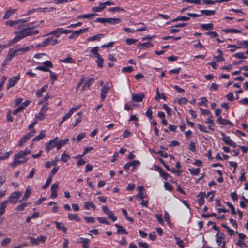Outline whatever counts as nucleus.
I'll return each instance as SVG.
<instances>
[{
  "instance_id": "8fccbe9b",
  "label": "nucleus",
  "mask_w": 248,
  "mask_h": 248,
  "mask_svg": "<svg viewBox=\"0 0 248 248\" xmlns=\"http://www.w3.org/2000/svg\"><path fill=\"white\" fill-rule=\"evenodd\" d=\"M70 158V156L64 153L61 155V160L64 162H66Z\"/></svg>"
},
{
  "instance_id": "09e8293b",
  "label": "nucleus",
  "mask_w": 248,
  "mask_h": 248,
  "mask_svg": "<svg viewBox=\"0 0 248 248\" xmlns=\"http://www.w3.org/2000/svg\"><path fill=\"white\" fill-rule=\"evenodd\" d=\"M52 179V176H50L48 177L45 184L42 186V188L43 189H46V188H47L48 187L49 185L51 183Z\"/></svg>"
},
{
  "instance_id": "20e7f679",
  "label": "nucleus",
  "mask_w": 248,
  "mask_h": 248,
  "mask_svg": "<svg viewBox=\"0 0 248 248\" xmlns=\"http://www.w3.org/2000/svg\"><path fill=\"white\" fill-rule=\"evenodd\" d=\"M59 140L58 137H55L54 139L50 140L48 143L46 145V150L48 152L51 150L53 149L54 147L57 148V141Z\"/></svg>"
},
{
  "instance_id": "423d86ee",
  "label": "nucleus",
  "mask_w": 248,
  "mask_h": 248,
  "mask_svg": "<svg viewBox=\"0 0 248 248\" xmlns=\"http://www.w3.org/2000/svg\"><path fill=\"white\" fill-rule=\"evenodd\" d=\"M88 28H86L84 29H81L79 30H77V31H73L72 30V32H71V35H70L69 36V38L71 39H75L77 38H78V36L80 34L86 32L87 31H88Z\"/></svg>"
},
{
  "instance_id": "39448f33",
  "label": "nucleus",
  "mask_w": 248,
  "mask_h": 248,
  "mask_svg": "<svg viewBox=\"0 0 248 248\" xmlns=\"http://www.w3.org/2000/svg\"><path fill=\"white\" fill-rule=\"evenodd\" d=\"M221 140L226 144L229 145L233 147L236 146V143L233 141L228 136L226 135L223 132H220Z\"/></svg>"
},
{
  "instance_id": "69168bd1",
  "label": "nucleus",
  "mask_w": 248,
  "mask_h": 248,
  "mask_svg": "<svg viewBox=\"0 0 248 248\" xmlns=\"http://www.w3.org/2000/svg\"><path fill=\"white\" fill-rule=\"evenodd\" d=\"M97 220L100 223H104L108 225L109 224V222L105 217H99L97 218Z\"/></svg>"
},
{
  "instance_id": "49530a36",
  "label": "nucleus",
  "mask_w": 248,
  "mask_h": 248,
  "mask_svg": "<svg viewBox=\"0 0 248 248\" xmlns=\"http://www.w3.org/2000/svg\"><path fill=\"white\" fill-rule=\"evenodd\" d=\"M99 50V47L98 46H95L93 47L91 50V52L94 55L95 57H99L100 54L98 53Z\"/></svg>"
},
{
  "instance_id": "4be33fe9",
  "label": "nucleus",
  "mask_w": 248,
  "mask_h": 248,
  "mask_svg": "<svg viewBox=\"0 0 248 248\" xmlns=\"http://www.w3.org/2000/svg\"><path fill=\"white\" fill-rule=\"evenodd\" d=\"M115 226L117 228V233L119 234H127L128 232L124 228V227L118 225V224H115Z\"/></svg>"
},
{
  "instance_id": "6e6552de",
  "label": "nucleus",
  "mask_w": 248,
  "mask_h": 248,
  "mask_svg": "<svg viewBox=\"0 0 248 248\" xmlns=\"http://www.w3.org/2000/svg\"><path fill=\"white\" fill-rule=\"evenodd\" d=\"M22 193L20 192L16 191L13 192L10 197L9 198V201L10 202L15 204L17 202V200L20 197Z\"/></svg>"
},
{
  "instance_id": "473e14b6",
  "label": "nucleus",
  "mask_w": 248,
  "mask_h": 248,
  "mask_svg": "<svg viewBox=\"0 0 248 248\" xmlns=\"http://www.w3.org/2000/svg\"><path fill=\"white\" fill-rule=\"evenodd\" d=\"M140 49L149 48L153 46V44L150 42H146L138 45Z\"/></svg>"
},
{
  "instance_id": "dca6fc26",
  "label": "nucleus",
  "mask_w": 248,
  "mask_h": 248,
  "mask_svg": "<svg viewBox=\"0 0 248 248\" xmlns=\"http://www.w3.org/2000/svg\"><path fill=\"white\" fill-rule=\"evenodd\" d=\"M84 209L85 210H89L92 208L93 210L96 209V206L92 202H84Z\"/></svg>"
},
{
  "instance_id": "4468645a",
  "label": "nucleus",
  "mask_w": 248,
  "mask_h": 248,
  "mask_svg": "<svg viewBox=\"0 0 248 248\" xmlns=\"http://www.w3.org/2000/svg\"><path fill=\"white\" fill-rule=\"evenodd\" d=\"M144 98V95L143 93H133L132 94V100L135 102H140L142 101Z\"/></svg>"
},
{
  "instance_id": "13d9d810",
  "label": "nucleus",
  "mask_w": 248,
  "mask_h": 248,
  "mask_svg": "<svg viewBox=\"0 0 248 248\" xmlns=\"http://www.w3.org/2000/svg\"><path fill=\"white\" fill-rule=\"evenodd\" d=\"M51 98V96L50 95H49L48 94H46V95L38 103V105H41L43 104L45 102L47 101L48 99H49Z\"/></svg>"
},
{
  "instance_id": "aec40b11",
  "label": "nucleus",
  "mask_w": 248,
  "mask_h": 248,
  "mask_svg": "<svg viewBox=\"0 0 248 248\" xmlns=\"http://www.w3.org/2000/svg\"><path fill=\"white\" fill-rule=\"evenodd\" d=\"M78 242L82 243L83 248H89V243L90 242L89 239L80 237L78 239Z\"/></svg>"
},
{
  "instance_id": "4d7b16f0",
  "label": "nucleus",
  "mask_w": 248,
  "mask_h": 248,
  "mask_svg": "<svg viewBox=\"0 0 248 248\" xmlns=\"http://www.w3.org/2000/svg\"><path fill=\"white\" fill-rule=\"evenodd\" d=\"M50 74V77L52 83L53 84L57 79V75L50 70L49 72Z\"/></svg>"
},
{
  "instance_id": "ddd939ff",
  "label": "nucleus",
  "mask_w": 248,
  "mask_h": 248,
  "mask_svg": "<svg viewBox=\"0 0 248 248\" xmlns=\"http://www.w3.org/2000/svg\"><path fill=\"white\" fill-rule=\"evenodd\" d=\"M33 47V46H29L16 49L17 55H21L23 54L30 51Z\"/></svg>"
},
{
  "instance_id": "f8f14e48",
  "label": "nucleus",
  "mask_w": 248,
  "mask_h": 248,
  "mask_svg": "<svg viewBox=\"0 0 248 248\" xmlns=\"http://www.w3.org/2000/svg\"><path fill=\"white\" fill-rule=\"evenodd\" d=\"M59 185L58 183H53L51 186V198L54 199L57 196V189L58 188Z\"/></svg>"
},
{
  "instance_id": "bf43d9fd",
  "label": "nucleus",
  "mask_w": 248,
  "mask_h": 248,
  "mask_svg": "<svg viewBox=\"0 0 248 248\" xmlns=\"http://www.w3.org/2000/svg\"><path fill=\"white\" fill-rule=\"evenodd\" d=\"M133 71V68L130 66L122 68V72L124 73H132Z\"/></svg>"
},
{
  "instance_id": "f704fd0d",
  "label": "nucleus",
  "mask_w": 248,
  "mask_h": 248,
  "mask_svg": "<svg viewBox=\"0 0 248 248\" xmlns=\"http://www.w3.org/2000/svg\"><path fill=\"white\" fill-rule=\"evenodd\" d=\"M200 13H201V15L204 14L207 16L210 15H214L215 14V10H202L200 11Z\"/></svg>"
},
{
  "instance_id": "680f3d73",
  "label": "nucleus",
  "mask_w": 248,
  "mask_h": 248,
  "mask_svg": "<svg viewBox=\"0 0 248 248\" xmlns=\"http://www.w3.org/2000/svg\"><path fill=\"white\" fill-rule=\"evenodd\" d=\"M234 57L238 58V59H245L246 58V56L245 55L244 53L242 52H238L234 54Z\"/></svg>"
},
{
  "instance_id": "3c124183",
  "label": "nucleus",
  "mask_w": 248,
  "mask_h": 248,
  "mask_svg": "<svg viewBox=\"0 0 248 248\" xmlns=\"http://www.w3.org/2000/svg\"><path fill=\"white\" fill-rule=\"evenodd\" d=\"M84 219L87 223H93L95 222V219L94 217L85 216L84 217Z\"/></svg>"
},
{
  "instance_id": "79ce46f5",
  "label": "nucleus",
  "mask_w": 248,
  "mask_h": 248,
  "mask_svg": "<svg viewBox=\"0 0 248 248\" xmlns=\"http://www.w3.org/2000/svg\"><path fill=\"white\" fill-rule=\"evenodd\" d=\"M60 61L63 63H73L75 62V61L70 57H68L65 59L60 60Z\"/></svg>"
},
{
  "instance_id": "2eb2a0df",
  "label": "nucleus",
  "mask_w": 248,
  "mask_h": 248,
  "mask_svg": "<svg viewBox=\"0 0 248 248\" xmlns=\"http://www.w3.org/2000/svg\"><path fill=\"white\" fill-rule=\"evenodd\" d=\"M16 55H17L16 49L11 48L8 51V54L6 57V60L10 61Z\"/></svg>"
},
{
  "instance_id": "a19ab883",
  "label": "nucleus",
  "mask_w": 248,
  "mask_h": 248,
  "mask_svg": "<svg viewBox=\"0 0 248 248\" xmlns=\"http://www.w3.org/2000/svg\"><path fill=\"white\" fill-rule=\"evenodd\" d=\"M190 18L189 17L185 16H179L173 20V22H175L177 21H187L189 20Z\"/></svg>"
},
{
  "instance_id": "c03bdc74",
  "label": "nucleus",
  "mask_w": 248,
  "mask_h": 248,
  "mask_svg": "<svg viewBox=\"0 0 248 248\" xmlns=\"http://www.w3.org/2000/svg\"><path fill=\"white\" fill-rule=\"evenodd\" d=\"M237 44L239 45L238 46L240 47V48L242 47L248 48V41L244 40L242 41H239L237 42Z\"/></svg>"
},
{
  "instance_id": "9d476101",
  "label": "nucleus",
  "mask_w": 248,
  "mask_h": 248,
  "mask_svg": "<svg viewBox=\"0 0 248 248\" xmlns=\"http://www.w3.org/2000/svg\"><path fill=\"white\" fill-rule=\"evenodd\" d=\"M20 79L19 75L15 76L11 78L7 85V90H9L11 87H14L17 81Z\"/></svg>"
},
{
  "instance_id": "a211bd4d",
  "label": "nucleus",
  "mask_w": 248,
  "mask_h": 248,
  "mask_svg": "<svg viewBox=\"0 0 248 248\" xmlns=\"http://www.w3.org/2000/svg\"><path fill=\"white\" fill-rule=\"evenodd\" d=\"M67 217L69 220H75L78 222L81 220V218L77 214L69 213Z\"/></svg>"
},
{
  "instance_id": "58836bf2",
  "label": "nucleus",
  "mask_w": 248,
  "mask_h": 248,
  "mask_svg": "<svg viewBox=\"0 0 248 248\" xmlns=\"http://www.w3.org/2000/svg\"><path fill=\"white\" fill-rule=\"evenodd\" d=\"M46 115V114L40 111V112L35 116V119L37 121H42L45 118Z\"/></svg>"
},
{
  "instance_id": "bb28decb",
  "label": "nucleus",
  "mask_w": 248,
  "mask_h": 248,
  "mask_svg": "<svg viewBox=\"0 0 248 248\" xmlns=\"http://www.w3.org/2000/svg\"><path fill=\"white\" fill-rule=\"evenodd\" d=\"M212 117L211 116L210 118H208L206 119L205 122L207 124H208V127L209 129H210L212 131H214V129L213 128V126H214V121L212 119Z\"/></svg>"
},
{
  "instance_id": "37998d69",
  "label": "nucleus",
  "mask_w": 248,
  "mask_h": 248,
  "mask_svg": "<svg viewBox=\"0 0 248 248\" xmlns=\"http://www.w3.org/2000/svg\"><path fill=\"white\" fill-rule=\"evenodd\" d=\"M190 173L193 175H197L200 172V169L199 168H191L189 169Z\"/></svg>"
},
{
  "instance_id": "338daca9",
  "label": "nucleus",
  "mask_w": 248,
  "mask_h": 248,
  "mask_svg": "<svg viewBox=\"0 0 248 248\" xmlns=\"http://www.w3.org/2000/svg\"><path fill=\"white\" fill-rule=\"evenodd\" d=\"M11 240L10 238H6L2 241L1 244L2 246H6L10 243Z\"/></svg>"
},
{
  "instance_id": "9b49d317",
  "label": "nucleus",
  "mask_w": 248,
  "mask_h": 248,
  "mask_svg": "<svg viewBox=\"0 0 248 248\" xmlns=\"http://www.w3.org/2000/svg\"><path fill=\"white\" fill-rule=\"evenodd\" d=\"M30 102L31 101L29 100H26L21 106H19L16 110L13 111V114L14 115H16L20 111L25 109V108L29 105Z\"/></svg>"
},
{
  "instance_id": "72a5a7b5",
  "label": "nucleus",
  "mask_w": 248,
  "mask_h": 248,
  "mask_svg": "<svg viewBox=\"0 0 248 248\" xmlns=\"http://www.w3.org/2000/svg\"><path fill=\"white\" fill-rule=\"evenodd\" d=\"M93 80L94 79L92 78L88 79L84 83L82 87L83 90H85L86 89L89 88L90 86L92 84Z\"/></svg>"
},
{
  "instance_id": "774afa93",
  "label": "nucleus",
  "mask_w": 248,
  "mask_h": 248,
  "mask_svg": "<svg viewBox=\"0 0 248 248\" xmlns=\"http://www.w3.org/2000/svg\"><path fill=\"white\" fill-rule=\"evenodd\" d=\"M164 187L166 190L171 191L172 190V186L167 182L164 183Z\"/></svg>"
},
{
  "instance_id": "f257e3e1",
  "label": "nucleus",
  "mask_w": 248,
  "mask_h": 248,
  "mask_svg": "<svg viewBox=\"0 0 248 248\" xmlns=\"http://www.w3.org/2000/svg\"><path fill=\"white\" fill-rule=\"evenodd\" d=\"M38 33V30L31 28H25L18 31H15L14 33L16 35L12 40L7 44V46H10L15 43L19 41L21 39L29 35H35Z\"/></svg>"
},
{
  "instance_id": "cd10ccee",
  "label": "nucleus",
  "mask_w": 248,
  "mask_h": 248,
  "mask_svg": "<svg viewBox=\"0 0 248 248\" xmlns=\"http://www.w3.org/2000/svg\"><path fill=\"white\" fill-rule=\"evenodd\" d=\"M48 88V86L47 85H45L43 87L41 88V89L39 90L36 93V96L37 97H40L42 96L43 93L45 92L47 89Z\"/></svg>"
},
{
  "instance_id": "5701e85b",
  "label": "nucleus",
  "mask_w": 248,
  "mask_h": 248,
  "mask_svg": "<svg viewBox=\"0 0 248 248\" xmlns=\"http://www.w3.org/2000/svg\"><path fill=\"white\" fill-rule=\"evenodd\" d=\"M121 19L118 18H107V23L111 25H115L120 23Z\"/></svg>"
},
{
  "instance_id": "2f4dec72",
  "label": "nucleus",
  "mask_w": 248,
  "mask_h": 248,
  "mask_svg": "<svg viewBox=\"0 0 248 248\" xmlns=\"http://www.w3.org/2000/svg\"><path fill=\"white\" fill-rule=\"evenodd\" d=\"M69 141L68 139L61 140L57 141V149L59 150L63 146Z\"/></svg>"
},
{
  "instance_id": "864d4df0",
  "label": "nucleus",
  "mask_w": 248,
  "mask_h": 248,
  "mask_svg": "<svg viewBox=\"0 0 248 248\" xmlns=\"http://www.w3.org/2000/svg\"><path fill=\"white\" fill-rule=\"evenodd\" d=\"M176 101L180 105L186 104L187 102V100L186 97H181V98H177Z\"/></svg>"
},
{
  "instance_id": "6e6d98bb",
  "label": "nucleus",
  "mask_w": 248,
  "mask_h": 248,
  "mask_svg": "<svg viewBox=\"0 0 248 248\" xmlns=\"http://www.w3.org/2000/svg\"><path fill=\"white\" fill-rule=\"evenodd\" d=\"M162 107L168 115L170 116L171 115V108L170 107H168L166 104H163Z\"/></svg>"
},
{
  "instance_id": "a18cd8bd",
  "label": "nucleus",
  "mask_w": 248,
  "mask_h": 248,
  "mask_svg": "<svg viewBox=\"0 0 248 248\" xmlns=\"http://www.w3.org/2000/svg\"><path fill=\"white\" fill-rule=\"evenodd\" d=\"M103 36V34H98L97 35H94V36L89 37L87 39V41H95V40H97L98 39L100 38L101 37H102Z\"/></svg>"
},
{
  "instance_id": "4c0bfd02",
  "label": "nucleus",
  "mask_w": 248,
  "mask_h": 248,
  "mask_svg": "<svg viewBox=\"0 0 248 248\" xmlns=\"http://www.w3.org/2000/svg\"><path fill=\"white\" fill-rule=\"evenodd\" d=\"M159 172L162 178L165 180H167L170 177L169 173L163 171L161 169L159 170Z\"/></svg>"
},
{
  "instance_id": "1a4fd4ad",
  "label": "nucleus",
  "mask_w": 248,
  "mask_h": 248,
  "mask_svg": "<svg viewBox=\"0 0 248 248\" xmlns=\"http://www.w3.org/2000/svg\"><path fill=\"white\" fill-rule=\"evenodd\" d=\"M58 40L56 39H53L52 38H46L42 43L41 45H39V46H45L47 45H55L58 43Z\"/></svg>"
},
{
  "instance_id": "e2e57ef3",
  "label": "nucleus",
  "mask_w": 248,
  "mask_h": 248,
  "mask_svg": "<svg viewBox=\"0 0 248 248\" xmlns=\"http://www.w3.org/2000/svg\"><path fill=\"white\" fill-rule=\"evenodd\" d=\"M85 137H86L85 133H81L77 136L76 140L78 142H80Z\"/></svg>"
},
{
  "instance_id": "c9c22d12",
  "label": "nucleus",
  "mask_w": 248,
  "mask_h": 248,
  "mask_svg": "<svg viewBox=\"0 0 248 248\" xmlns=\"http://www.w3.org/2000/svg\"><path fill=\"white\" fill-rule=\"evenodd\" d=\"M201 26L204 30H210L214 28V25L212 23L202 24H201Z\"/></svg>"
},
{
  "instance_id": "7c9ffc66",
  "label": "nucleus",
  "mask_w": 248,
  "mask_h": 248,
  "mask_svg": "<svg viewBox=\"0 0 248 248\" xmlns=\"http://www.w3.org/2000/svg\"><path fill=\"white\" fill-rule=\"evenodd\" d=\"M45 135H46L45 131L42 130L38 135H37V136H36L32 139V141H39V140H42V139H43L45 137Z\"/></svg>"
},
{
  "instance_id": "a878e982",
  "label": "nucleus",
  "mask_w": 248,
  "mask_h": 248,
  "mask_svg": "<svg viewBox=\"0 0 248 248\" xmlns=\"http://www.w3.org/2000/svg\"><path fill=\"white\" fill-rule=\"evenodd\" d=\"M55 223L56 224V228L58 230H62L64 232H66L67 228L65 227V226L63 224V223H62V222H57V221H56L55 222Z\"/></svg>"
},
{
  "instance_id": "6ab92c4d",
  "label": "nucleus",
  "mask_w": 248,
  "mask_h": 248,
  "mask_svg": "<svg viewBox=\"0 0 248 248\" xmlns=\"http://www.w3.org/2000/svg\"><path fill=\"white\" fill-rule=\"evenodd\" d=\"M16 11V9L9 8L5 12L4 15L3 16V19H7L9 18L11 16H12L14 14Z\"/></svg>"
},
{
  "instance_id": "5fc2aeb1",
  "label": "nucleus",
  "mask_w": 248,
  "mask_h": 248,
  "mask_svg": "<svg viewBox=\"0 0 248 248\" xmlns=\"http://www.w3.org/2000/svg\"><path fill=\"white\" fill-rule=\"evenodd\" d=\"M56 10L55 8L50 7V8H40L39 11H42L44 12H50L54 11Z\"/></svg>"
},
{
  "instance_id": "ea45409f",
  "label": "nucleus",
  "mask_w": 248,
  "mask_h": 248,
  "mask_svg": "<svg viewBox=\"0 0 248 248\" xmlns=\"http://www.w3.org/2000/svg\"><path fill=\"white\" fill-rule=\"evenodd\" d=\"M96 58H97V60L95 62L97 64V66L100 68L103 67L104 61L103 59L101 57L100 55H99V57H97Z\"/></svg>"
},
{
  "instance_id": "c85d7f7f",
  "label": "nucleus",
  "mask_w": 248,
  "mask_h": 248,
  "mask_svg": "<svg viewBox=\"0 0 248 248\" xmlns=\"http://www.w3.org/2000/svg\"><path fill=\"white\" fill-rule=\"evenodd\" d=\"M161 98L163 99V100H166V99H167L166 97L165 96V94L163 93H162L160 94L159 91V89L157 88V89H156V95H155V99L156 100H158V101Z\"/></svg>"
},
{
  "instance_id": "0eeeda50",
  "label": "nucleus",
  "mask_w": 248,
  "mask_h": 248,
  "mask_svg": "<svg viewBox=\"0 0 248 248\" xmlns=\"http://www.w3.org/2000/svg\"><path fill=\"white\" fill-rule=\"evenodd\" d=\"M29 239L31 244L33 245H38L40 243H44L46 239V237L44 236H40L37 238L30 237Z\"/></svg>"
},
{
  "instance_id": "0e129e2a",
  "label": "nucleus",
  "mask_w": 248,
  "mask_h": 248,
  "mask_svg": "<svg viewBox=\"0 0 248 248\" xmlns=\"http://www.w3.org/2000/svg\"><path fill=\"white\" fill-rule=\"evenodd\" d=\"M35 69L42 71L44 72H49L50 71V70L48 68H46V66H45L44 65L37 66L35 68Z\"/></svg>"
},
{
  "instance_id": "7ed1b4c3",
  "label": "nucleus",
  "mask_w": 248,
  "mask_h": 248,
  "mask_svg": "<svg viewBox=\"0 0 248 248\" xmlns=\"http://www.w3.org/2000/svg\"><path fill=\"white\" fill-rule=\"evenodd\" d=\"M111 85L108 82L106 83L102 87L100 93V98L102 101H103L105 100L107 93L111 89Z\"/></svg>"
},
{
  "instance_id": "f03ea898",
  "label": "nucleus",
  "mask_w": 248,
  "mask_h": 248,
  "mask_svg": "<svg viewBox=\"0 0 248 248\" xmlns=\"http://www.w3.org/2000/svg\"><path fill=\"white\" fill-rule=\"evenodd\" d=\"M31 150L25 149L24 150L20 151L14 155V161L11 165L14 168L18 165L26 163L28 161V158L26 157L31 154Z\"/></svg>"
},
{
  "instance_id": "052dcab7",
  "label": "nucleus",
  "mask_w": 248,
  "mask_h": 248,
  "mask_svg": "<svg viewBox=\"0 0 248 248\" xmlns=\"http://www.w3.org/2000/svg\"><path fill=\"white\" fill-rule=\"evenodd\" d=\"M11 152H12L11 151L6 152V153H4L3 155L0 156V161L4 160H5V159L8 158Z\"/></svg>"
},
{
  "instance_id": "e433bc0d",
  "label": "nucleus",
  "mask_w": 248,
  "mask_h": 248,
  "mask_svg": "<svg viewBox=\"0 0 248 248\" xmlns=\"http://www.w3.org/2000/svg\"><path fill=\"white\" fill-rule=\"evenodd\" d=\"M31 187L30 186H28L26 189L24 195L23 197V200H26L29 198V197L30 196L31 194Z\"/></svg>"
},
{
  "instance_id": "b1692460",
  "label": "nucleus",
  "mask_w": 248,
  "mask_h": 248,
  "mask_svg": "<svg viewBox=\"0 0 248 248\" xmlns=\"http://www.w3.org/2000/svg\"><path fill=\"white\" fill-rule=\"evenodd\" d=\"M105 8L103 2L100 3L98 6L93 7L92 8V11L95 12H101Z\"/></svg>"
},
{
  "instance_id": "393cba45",
  "label": "nucleus",
  "mask_w": 248,
  "mask_h": 248,
  "mask_svg": "<svg viewBox=\"0 0 248 248\" xmlns=\"http://www.w3.org/2000/svg\"><path fill=\"white\" fill-rule=\"evenodd\" d=\"M7 203H8L7 201H4L0 203V215H2L4 214L5 211V209L7 206Z\"/></svg>"
},
{
  "instance_id": "603ef678",
  "label": "nucleus",
  "mask_w": 248,
  "mask_h": 248,
  "mask_svg": "<svg viewBox=\"0 0 248 248\" xmlns=\"http://www.w3.org/2000/svg\"><path fill=\"white\" fill-rule=\"evenodd\" d=\"M21 21V20H9L6 22V25L10 26H13L16 24H19V22Z\"/></svg>"
},
{
  "instance_id": "de8ad7c7",
  "label": "nucleus",
  "mask_w": 248,
  "mask_h": 248,
  "mask_svg": "<svg viewBox=\"0 0 248 248\" xmlns=\"http://www.w3.org/2000/svg\"><path fill=\"white\" fill-rule=\"evenodd\" d=\"M224 32L225 33H230L232 32L233 33H241V31L239 30L234 29H228L224 30Z\"/></svg>"
},
{
  "instance_id": "f3484780",
  "label": "nucleus",
  "mask_w": 248,
  "mask_h": 248,
  "mask_svg": "<svg viewBox=\"0 0 248 248\" xmlns=\"http://www.w3.org/2000/svg\"><path fill=\"white\" fill-rule=\"evenodd\" d=\"M224 239V235L218 232L216 235V242L218 245H220Z\"/></svg>"
},
{
  "instance_id": "c756f323",
  "label": "nucleus",
  "mask_w": 248,
  "mask_h": 248,
  "mask_svg": "<svg viewBox=\"0 0 248 248\" xmlns=\"http://www.w3.org/2000/svg\"><path fill=\"white\" fill-rule=\"evenodd\" d=\"M96 15L95 14H84V15H80L78 16V19H91L93 18Z\"/></svg>"
},
{
  "instance_id": "412c9836",
  "label": "nucleus",
  "mask_w": 248,
  "mask_h": 248,
  "mask_svg": "<svg viewBox=\"0 0 248 248\" xmlns=\"http://www.w3.org/2000/svg\"><path fill=\"white\" fill-rule=\"evenodd\" d=\"M217 121L220 124L223 125H232V122L230 121L227 120L225 119L222 118L221 117L219 116L218 117Z\"/></svg>"
}]
</instances>
